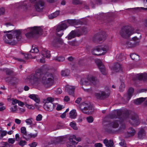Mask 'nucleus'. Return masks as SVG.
I'll return each mask as SVG.
<instances>
[{
    "mask_svg": "<svg viewBox=\"0 0 147 147\" xmlns=\"http://www.w3.org/2000/svg\"><path fill=\"white\" fill-rule=\"evenodd\" d=\"M15 139L13 138H9L8 140V143L11 144H13L15 142Z\"/></svg>",
    "mask_w": 147,
    "mask_h": 147,
    "instance_id": "nucleus-48",
    "label": "nucleus"
},
{
    "mask_svg": "<svg viewBox=\"0 0 147 147\" xmlns=\"http://www.w3.org/2000/svg\"><path fill=\"white\" fill-rule=\"evenodd\" d=\"M146 133L144 129H141L139 130L138 133V137L140 139H142L145 137Z\"/></svg>",
    "mask_w": 147,
    "mask_h": 147,
    "instance_id": "nucleus-22",
    "label": "nucleus"
},
{
    "mask_svg": "<svg viewBox=\"0 0 147 147\" xmlns=\"http://www.w3.org/2000/svg\"><path fill=\"white\" fill-rule=\"evenodd\" d=\"M56 32L57 35L59 37L62 36L63 34V33L62 32H60V31L59 32H57V30L56 31Z\"/></svg>",
    "mask_w": 147,
    "mask_h": 147,
    "instance_id": "nucleus-62",
    "label": "nucleus"
},
{
    "mask_svg": "<svg viewBox=\"0 0 147 147\" xmlns=\"http://www.w3.org/2000/svg\"><path fill=\"white\" fill-rule=\"evenodd\" d=\"M12 32V33L13 34V37L12 34H7L6 35H4L3 37V39L5 42L11 44L12 42L16 43L15 40H14L16 37L17 40L20 41L22 38L21 35V31L20 30H15L14 31H7L8 32Z\"/></svg>",
    "mask_w": 147,
    "mask_h": 147,
    "instance_id": "nucleus-3",
    "label": "nucleus"
},
{
    "mask_svg": "<svg viewBox=\"0 0 147 147\" xmlns=\"http://www.w3.org/2000/svg\"><path fill=\"white\" fill-rule=\"evenodd\" d=\"M24 58L25 59H28L31 58H32V55L30 54H24Z\"/></svg>",
    "mask_w": 147,
    "mask_h": 147,
    "instance_id": "nucleus-45",
    "label": "nucleus"
},
{
    "mask_svg": "<svg viewBox=\"0 0 147 147\" xmlns=\"http://www.w3.org/2000/svg\"><path fill=\"white\" fill-rule=\"evenodd\" d=\"M28 31L25 35L28 38L33 37L36 34H42V29L40 27L34 26L28 28L24 30V31Z\"/></svg>",
    "mask_w": 147,
    "mask_h": 147,
    "instance_id": "nucleus-5",
    "label": "nucleus"
},
{
    "mask_svg": "<svg viewBox=\"0 0 147 147\" xmlns=\"http://www.w3.org/2000/svg\"><path fill=\"white\" fill-rule=\"evenodd\" d=\"M11 111L15 113L17 110V106L14 105L13 107H11L10 109Z\"/></svg>",
    "mask_w": 147,
    "mask_h": 147,
    "instance_id": "nucleus-51",
    "label": "nucleus"
},
{
    "mask_svg": "<svg viewBox=\"0 0 147 147\" xmlns=\"http://www.w3.org/2000/svg\"><path fill=\"white\" fill-rule=\"evenodd\" d=\"M95 96L98 99H99V97L101 96L102 95L100 94V92L98 93H96L95 94Z\"/></svg>",
    "mask_w": 147,
    "mask_h": 147,
    "instance_id": "nucleus-61",
    "label": "nucleus"
},
{
    "mask_svg": "<svg viewBox=\"0 0 147 147\" xmlns=\"http://www.w3.org/2000/svg\"><path fill=\"white\" fill-rule=\"evenodd\" d=\"M95 62L102 74L103 75H105L106 73L105 70V68L104 66L102 64L100 60L98 59H96L95 60Z\"/></svg>",
    "mask_w": 147,
    "mask_h": 147,
    "instance_id": "nucleus-12",
    "label": "nucleus"
},
{
    "mask_svg": "<svg viewBox=\"0 0 147 147\" xmlns=\"http://www.w3.org/2000/svg\"><path fill=\"white\" fill-rule=\"evenodd\" d=\"M125 87V85L124 83L122 82L120 86L119 87L120 90L121 91H123V88H124Z\"/></svg>",
    "mask_w": 147,
    "mask_h": 147,
    "instance_id": "nucleus-57",
    "label": "nucleus"
},
{
    "mask_svg": "<svg viewBox=\"0 0 147 147\" xmlns=\"http://www.w3.org/2000/svg\"><path fill=\"white\" fill-rule=\"evenodd\" d=\"M112 69L114 71L117 72L122 70V67L120 64L117 63L114 64Z\"/></svg>",
    "mask_w": 147,
    "mask_h": 147,
    "instance_id": "nucleus-21",
    "label": "nucleus"
},
{
    "mask_svg": "<svg viewBox=\"0 0 147 147\" xmlns=\"http://www.w3.org/2000/svg\"><path fill=\"white\" fill-rule=\"evenodd\" d=\"M72 2L74 4H78L82 3V2L80 0H73Z\"/></svg>",
    "mask_w": 147,
    "mask_h": 147,
    "instance_id": "nucleus-53",
    "label": "nucleus"
},
{
    "mask_svg": "<svg viewBox=\"0 0 147 147\" xmlns=\"http://www.w3.org/2000/svg\"><path fill=\"white\" fill-rule=\"evenodd\" d=\"M131 59L134 61H137L139 59V56L135 53H133L130 55Z\"/></svg>",
    "mask_w": 147,
    "mask_h": 147,
    "instance_id": "nucleus-36",
    "label": "nucleus"
},
{
    "mask_svg": "<svg viewBox=\"0 0 147 147\" xmlns=\"http://www.w3.org/2000/svg\"><path fill=\"white\" fill-rule=\"evenodd\" d=\"M34 1V7L36 11L40 12L42 11L45 7V2L43 0H26L22 3L20 7L26 11L31 6V3Z\"/></svg>",
    "mask_w": 147,
    "mask_h": 147,
    "instance_id": "nucleus-2",
    "label": "nucleus"
},
{
    "mask_svg": "<svg viewBox=\"0 0 147 147\" xmlns=\"http://www.w3.org/2000/svg\"><path fill=\"white\" fill-rule=\"evenodd\" d=\"M133 10H134V9H136V10H138L139 9V10H143L144 11H147V8H144L143 7H137L136 8H134L132 9Z\"/></svg>",
    "mask_w": 147,
    "mask_h": 147,
    "instance_id": "nucleus-50",
    "label": "nucleus"
},
{
    "mask_svg": "<svg viewBox=\"0 0 147 147\" xmlns=\"http://www.w3.org/2000/svg\"><path fill=\"white\" fill-rule=\"evenodd\" d=\"M98 82L96 78L91 75H88L86 77L81 78L80 84L82 85L88 86L91 83L95 85Z\"/></svg>",
    "mask_w": 147,
    "mask_h": 147,
    "instance_id": "nucleus-6",
    "label": "nucleus"
},
{
    "mask_svg": "<svg viewBox=\"0 0 147 147\" xmlns=\"http://www.w3.org/2000/svg\"><path fill=\"white\" fill-rule=\"evenodd\" d=\"M37 135V134L36 133L35 134H32L30 133V134H28L27 136H24V138L26 140L28 141L31 138H35L36 137Z\"/></svg>",
    "mask_w": 147,
    "mask_h": 147,
    "instance_id": "nucleus-31",
    "label": "nucleus"
},
{
    "mask_svg": "<svg viewBox=\"0 0 147 147\" xmlns=\"http://www.w3.org/2000/svg\"><path fill=\"white\" fill-rule=\"evenodd\" d=\"M63 41L59 37L55 38L52 42V45L54 46H56L58 44H62Z\"/></svg>",
    "mask_w": 147,
    "mask_h": 147,
    "instance_id": "nucleus-20",
    "label": "nucleus"
},
{
    "mask_svg": "<svg viewBox=\"0 0 147 147\" xmlns=\"http://www.w3.org/2000/svg\"><path fill=\"white\" fill-rule=\"evenodd\" d=\"M29 97L34 100L36 103H38L40 102V99L38 95L35 94H30Z\"/></svg>",
    "mask_w": 147,
    "mask_h": 147,
    "instance_id": "nucleus-26",
    "label": "nucleus"
},
{
    "mask_svg": "<svg viewBox=\"0 0 147 147\" xmlns=\"http://www.w3.org/2000/svg\"><path fill=\"white\" fill-rule=\"evenodd\" d=\"M77 32L74 31L72 30L71 32L69 34L68 36V39L69 40H70L72 38H74L76 35Z\"/></svg>",
    "mask_w": 147,
    "mask_h": 147,
    "instance_id": "nucleus-34",
    "label": "nucleus"
},
{
    "mask_svg": "<svg viewBox=\"0 0 147 147\" xmlns=\"http://www.w3.org/2000/svg\"><path fill=\"white\" fill-rule=\"evenodd\" d=\"M42 54L43 56L47 58H49L50 56V51L45 49L42 50Z\"/></svg>",
    "mask_w": 147,
    "mask_h": 147,
    "instance_id": "nucleus-27",
    "label": "nucleus"
},
{
    "mask_svg": "<svg viewBox=\"0 0 147 147\" xmlns=\"http://www.w3.org/2000/svg\"><path fill=\"white\" fill-rule=\"evenodd\" d=\"M21 120L18 119H16L15 120V122L17 124H20L21 123Z\"/></svg>",
    "mask_w": 147,
    "mask_h": 147,
    "instance_id": "nucleus-64",
    "label": "nucleus"
},
{
    "mask_svg": "<svg viewBox=\"0 0 147 147\" xmlns=\"http://www.w3.org/2000/svg\"><path fill=\"white\" fill-rule=\"evenodd\" d=\"M120 123L121 125L119 128V130H122L125 129V123L123 122L121 123L120 122Z\"/></svg>",
    "mask_w": 147,
    "mask_h": 147,
    "instance_id": "nucleus-47",
    "label": "nucleus"
},
{
    "mask_svg": "<svg viewBox=\"0 0 147 147\" xmlns=\"http://www.w3.org/2000/svg\"><path fill=\"white\" fill-rule=\"evenodd\" d=\"M79 107L81 111L85 114H90L93 111L92 107L90 103L83 102L79 105Z\"/></svg>",
    "mask_w": 147,
    "mask_h": 147,
    "instance_id": "nucleus-8",
    "label": "nucleus"
},
{
    "mask_svg": "<svg viewBox=\"0 0 147 147\" xmlns=\"http://www.w3.org/2000/svg\"><path fill=\"white\" fill-rule=\"evenodd\" d=\"M106 35L105 32L102 31L94 36L95 38L98 39L99 41L104 40L105 39Z\"/></svg>",
    "mask_w": 147,
    "mask_h": 147,
    "instance_id": "nucleus-18",
    "label": "nucleus"
},
{
    "mask_svg": "<svg viewBox=\"0 0 147 147\" xmlns=\"http://www.w3.org/2000/svg\"><path fill=\"white\" fill-rule=\"evenodd\" d=\"M54 101L53 98L51 97L47 98L45 100V104L44 105L45 109L49 111H53L55 107L54 104L52 103Z\"/></svg>",
    "mask_w": 147,
    "mask_h": 147,
    "instance_id": "nucleus-10",
    "label": "nucleus"
},
{
    "mask_svg": "<svg viewBox=\"0 0 147 147\" xmlns=\"http://www.w3.org/2000/svg\"><path fill=\"white\" fill-rule=\"evenodd\" d=\"M109 49L107 45L98 46L95 47L92 51V53L94 55H101L104 54Z\"/></svg>",
    "mask_w": 147,
    "mask_h": 147,
    "instance_id": "nucleus-7",
    "label": "nucleus"
},
{
    "mask_svg": "<svg viewBox=\"0 0 147 147\" xmlns=\"http://www.w3.org/2000/svg\"><path fill=\"white\" fill-rule=\"evenodd\" d=\"M100 16L98 18H102L107 17V13H102L100 14Z\"/></svg>",
    "mask_w": 147,
    "mask_h": 147,
    "instance_id": "nucleus-63",
    "label": "nucleus"
},
{
    "mask_svg": "<svg viewBox=\"0 0 147 147\" xmlns=\"http://www.w3.org/2000/svg\"><path fill=\"white\" fill-rule=\"evenodd\" d=\"M26 142L24 140H21L19 143V144L21 146H24L26 144Z\"/></svg>",
    "mask_w": 147,
    "mask_h": 147,
    "instance_id": "nucleus-56",
    "label": "nucleus"
},
{
    "mask_svg": "<svg viewBox=\"0 0 147 147\" xmlns=\"http://www.w3.org/2000/svg\"><path fill=\"white\" fill-rule=\"evenodd\" d=\"M146 98H140L134 100V102L136 105H139L145 100Z\"/></svg>",
    "mask_w": 147,
    "mask_h": 147,
    "instance_id": "nucleus-28",
    "label": "nucleus"
},
{
    "mask_svg": "<svg viewBox=\"0 0 147 147\" xmlns=\"http://www.w3.org/2000/svg\"><path fill=\"white\" fill-rule=\"evenodd\" d=\"M122 112V110L120 109L115 110L110 115V117L112 119L117 117L119 118Z\"/></svg>",
    "mask_w": 147,
    "mask_h": 147,
    "instance_id": "nucleus-17",
    "label": "nucleus"
},
{
    "mask_svg": "<svg viewBox=\"0 0 147 147\" xmlns=\"http://www.w3.org/2000/svg\"><path fill=\"white\" fill-rule=\"evenodd\" d=\"M70 126L74 130H77L78 128L76 126L75 123L74 122H71L70 123Z\"/></svg>",
    "mask_w": 147,
    "mask_h": 147,
    "instance_id": "nucleus-43",
    "label": "nucleus"
},
{
    "mask_svg": "<svg viewBox=\"0 0 147 147\" xmlns=\"http://www.w3.org/2000/svg\"><path fill=\"white\" fill-rule=\"evenodd\" d=\"M107 17H109L113 16L115 15L114 12H109L107 13Z\"/></svg>",
    "mask_w": 147,
    "mask_h": 147,
    "instance_id": "nucleus-55",
    "label": "nucleus"
},
{
    "mask_svg": "<svg viewBox=\"0 0 147 147\" xmlns=\"http://www.w3.org/2000/svg\"><path fill=\"white\" fill-rule=\"evenodd\" d=\"M87 121L89 123H91L94 120L93 117L92 116H89L86 118Z\"/></svg>",
    "mask_w": 147,
    "mask_h": 147,
    "instance_id": "nucleus-44",
    "label": "nucleus"
},
{
    "mask_svg": "<svg viewBox=\"0 0 147 147\" xmlns=\"http://www.w3.org/2000/svg\"><path fill=\"white\" fill-rule=\"evenodd\" d=\"M21 132L23 134V138L24 136H27L28 134L26 133V128L25 127H22L21 128Z\"/></svg>",
    "mask_w": 147,
    "mask_h": 147,
    "instance_id": "nucleus-39",
    "label": "nucleus"
},
{
    "mask_svg": "<svg viewBox=\"0 0 147 147\" xmlns=\"http://www.w3.org/2000/svg\"><path fill=\"white\" fill-rule=\"evenodd\" d=\"M5 12V10L4 8H0V15H3Z\"/></svg>",
    "mask_w": 147,
    "mask_h": 147,
    "instance_id": "nucleus-59",
    "label": "nucleus"
},
{
    "mask_svg": "<svg viewBox=\"0 0 147 147\" xmlns=\"http://www.w3.org/2000/svg\"><path fill=\"white\" fill-rule=\"evenodd\" d=\"M88 32V30L86 27H82L80 29L78 30V32L79 35H85Z\"/></svg>",
    "mask_w": 147,
    "mask_h": 147,
    "instance_id": "nucleus-24",
    "label": "nucleus"
},
{
    "mask_svg": "<svg viewBox=\"0 0 147 147\" xmlns=\"http://www.w3.org/2000/svg\"><path fill=\"white\" fill-rule=\"evenodd\" d=\"M42 116L41 114H39L36 117V120L37 121H40L42 120Z\"/></svg>",
    "mask_w": 147,
    "mask_h": 147,
    "instance_id": "nucleus-54",
    "label": "nucleus"
},
{
    "mask_svg": "<svg viewBox=\"0 0 147 147\" xmlns=\"http://www.w3.org/2000/svg\"><path fill=\"white\" fill-rule=\"evenodd\" d=\"M129 122L132 125L134 126H137L139 124V119L137 114L135 113L132 116Z\"/></svg>",
    "mask_w": 147,
    "mask_h": 147,
    "instance_id": "nucleus-14",
    "label": "nucleus"
},
{
    "mask_svg": "<svg viewBox=\"0 0 147 147\" xmlns=\"http://www.w3.org/2000/svg\"><path fill=\"white\" fill-rule=\"evenodd\" d=\"M95 147H102V145L100 143H97L95 144L94 145Z\"/></svg>",
    "mask_w": 147,
    "mask_h": 147,
    "instance_id": "nucleus-60",
    "label": "nucleus"
},
{
    "mask_svg": "<svg viewBox=\"0 0 147 147\" xmlns=\"http://www.w3.org/2000/svg\"><path fill=\"white\" fill-rule=\"evenodd\" d=\"M65 91L67 92L69 94L73 95L74 94L75 87L72 86L66 85L65 87Z\"/></svg>",
    "mask_w": 147,
    "mask_h": 147,
    "instance_id": "nucleus-19",
    "label": "nucleus"
},
{
    "mask_svg": "<svg viewBox=\"0 0 147 147\" xmlns=\"http://www.w3.org/2000/svg\"><path fill=\"white\" fill-rule=\"evenodd\" d=\"M119 34L121 37L125 38L129 37L133 33L130 29V26H125L121 28L119 31Z\"/></svg>",
    "mask_w": 147,
    "mask_h": 147,
    "instance_id": "nucleus-9",
    "label": "nucleus"
},
{
    "mask_svg": "<svg viewBox=\"0 0 147 147\" xmlns=\"http://www.w3.org/2000/svg\"><path fill=\"white\" fill-rule=\"evenodd\" d=\"M24 105L29 109H34V107L33 106L28 104L26 102H24Z\"/></svg>",
    "mask_w": 147,
    "mask_h": 147,
    "instance_id": "nucleus-42",
    "label": "nucleus"
},
{
    "mask_svg": "<svg viewBox=\"0 0 147 147\" xmlns=\"http://www.w3.org/2000/svg\"><path fill=\"white\" fill-rule=\"evenodd\" d=\"M54 59L58 62H62L65 60V58L63 57H56L54 58Z\"/></svg>",
    "mask_w": 147,
    "mask_h": 147,
    "instance_id": "nucleus-41",
    "label": "nucleus"
},
{
    "mask_svg": "<svg viewBox=\"0 0 147 147\" xmlns=\"http://www.w3.org/2000/svg\"><path fill=\"white\" fill-rule=\"evenodd\" d=\"M37 144L36 142H33L32 143L29 144V146L31 147H36L37 145Z\"/></svg>",
    "mask_w": 147,
    "mask_h": 147,
    "instance_id": "nucleus-58",
    "label": "nucleus"
},
{
    "mask_svg": "<svg viewBox=\"0 0 147 147\" xmlns=\"http://www.w3.org/2000/svg\"><path fill=\"white\" fill-rule=\"evenodd\" d=\"M120 121L119 120H116L114 121L111 123L110 125L107 126L105 128L106 130L109 132H111V131L110 129L111 126L112 127L114 128H117L118 127L119 125V123H120Z\"/></svg>",
    "mask_w": 147,
    "mask_h": 147,
    "instance_id": "nucleus-13",
    "label": "nucleus"
},
{
    "mask_svg": "<svg viewBox=\"0 0 147 147\" xmlns=\"http://www.w3.org/2000/svg\"><path fill=\"white\" fill-rule=\"evenodd\" d=\"M69 117L71 119H75L77 116V113L75 109L72 110L69 113Z\"/></svg>",
    "mask_w": 147,
    "mask_h": 147,
    "instance_id": "nucleus-32",
    "label": "nucleus"
},
{
    "mask_svg": "<svg viewBox=\"0 0 147 147\" xmlns=\"http://www.w3.org/2000/svg\"><path fill=\"white\" fill-rule=\"evenodd\" d=\"M69 141L67 143H69V144L74 145L77 144L75 140L79 142L81 140V138L80 137L76 138V136L74 135L71 136L69 138Z\"/></svg>",
    "mask_w": 147,
    "mask_h": 147,
    "instance_id": "nucleus-16",
    "label": "nucleus"
},
{
    "mask_svg": "<svg viewBox=\"0 0 147 147\" xmlns=\"http://www.w3.org/2000/svg\"><path fill=\"white\" fill-rule=\"evenodd\" d=\"M141 38V35H140L139 37L135 36L132 38V40L127 41L125 44L126 47L127 48H131L137 45L139 42V39Z\"/></svg>",
    "mask_w": 147,
    "mask_h": 147,
    "instance_id": "nucleus-11",
    "label": "nucleus"
},
{
    "mask_svg": "<svg viewBox=\"0 0 147 147\" xmlns=\"http://www.w3.org/2000/svg\"><path fill=\"white\" fill-rule=\"evenodd\" d=\"M133 79L136 80L137 79L139 80H143L144 81L147 80V74L146 73L139 74L135 75L133 78Z\"/></svg>",
    "mask_w": 147,
    "mask_h": 147,
    "instance_id": "nucleus-15",
    "label": "nucleus"
},
{
    "mask_svg": "<svg viewBox=\"0 0 147 147\" xmlns=\"http://www.w3.org/2000/svg\"><path fill=\"white\" fill-rule=\"evenodd\" d=\"M123 57L122 54L120 53L117 54L116 56V59L117 61H121L123 58Z\"/></svg>",
    "mask_w": 147,
    "mask_h": 147,
    "instance_id": "nucleus-38",
    "label": "nucleus"
},
{
    "mask_svg": "<svg viewBox=\"0 0 147 147\" xmlns=\"http://www.w3.org/2000/svg\"><path fill=\"white\" fill-rule=\"evenodd\" d=\"M41 69H38L35 74H32L30 77V82L33 85H37L41 82L47 87H50L54 81L53 74L49 73L44 75L41 72Z\"/></svg>",
    "mask_w": 147,
    "mask_h": 147,
    "instance_id": "nucleus-1",
    "label": "nucleus"
},
{
    "mask_svg": "<svg viewBox=\"0 0 147 147\" xmlns=\"http://www.w3.org/2000/svg\"><path fill=\"white\" fill-rule=\"evenodd\" d=\"M39 51L37 48L35 46H32V48L30 51V52L32 53H37Z\"/></svg>",
    "mask_w": 147,
    "mask_h": 147,
    "instance_id": "nucleus-40",
    "label": "nucleus"
},
{
    "mask_svg": "<svg viewBox=\"0 0 147 147\" xmlns=\"http://www.w3.org/2000/svg\"><path fill=\"white\" fill-rule=\"evenodd\" d=\"M103 142L106 146L114 147L113 146L114 144L113 141L111 140H108L107 139H105L104 140Z\"/></svg>",
    "mask_w": 147,
    "mask_h": 147,
    "instance_id": "nucleus-25",
    "label": "nucleus"
},
{
    "mask_svg": "<svg viewBox=\"0 0 147 147\" xmlns=\"http://www.w3.org/2000/svg\"><path fill=\"white\" fill-rule=\"evenodd\" d=\"M68 24L72 25H78L82 24L83 22L78 19H68L61 22L57 26V32H59L60 31L65 30L67 27Z\"/></svg>",
    "mask_w": 147,
    "mask_h": 147,
    "instance_id": "nucleus-4",
    "label": "nucleus"
},
{
    "mask_svg": "<svg viewBox=\"0 0 147 147\" xmlns=\"http://www.w3.org/2000/svg\"><path fill=\"white\" fill-rule=\"evenodd\" d=\"M59 14V11H57L51 15H50L49 17V18H56L58 16Z\"/></svg>",
    "mask_w": 147,
    "mask_h": 147,
    "instance_id": "nucleus-35",
    "label": "nucleus"
},
{
    "mask_svg": "<svg viewBox=\"0 0 147 147\" xmlns=\"http://www.w3.org/2000/svg\"><path fill=\"white\" fill-rule=\"evenodd\" d=\"M55 93L58 94H61L62 92V90L61 88H58L55 91Z\"/></svg>",
    "mask_w": 147,
    "mask_h": 147,
    "instance_id": "nucleus-52",
    "label": "nucleus"
},
{
    "mask_svg": "<svg viewBox=\"0 0 147 147\" xmlns=\"http://www.w3.org/2000/svg\"><path fill=\"white\" fill-rule=\"evenodd\" d=\"M32 120L33 118L31 117L25 120V122L28 125H30L31 127H32L36 125L35 124L33 123Z\"/></svg>",
    "mask_w": 147,
    "mask_h": 147,
    "instance_id": "nucleus-29",
    "label": "nucleus"
},
{
    "mask_svg": "<svg viewBox=\"0 0 147 147\" xmlns=\"http://www.w3.org/2000/svg\"><path fill=\"white\" fill-rule=\"evenodd\" d=\"M136 131L134 129L130 127L129 128L127 131L128 134L129 136H133L135 133Z\"/></svg>",
    "mask_w": 147,
    "mask_h": 147,
    "instance_id": "nucleus-33",
    "label": "nucleus"
},
{
    "mask_svg": "<svg viewBox=\"0 0 147 147\" xmlns=\"http://www.w3.org/2000/svg\"><path fill=\"white\" fill-rule=\"evenodd\" d=\"M134 89L132 88H130L129 89L128 91V94L125 96V98L128 101L131 98L134 92Z\"/></svg>",
    "mask_w": 147,
    "mask_h": 147,
    "instance_id": "nucleus-23",
    "label": "nucleus"
},
{
    "mask_svg": "<svg viewBox=\"0 0 147 147\" xmlns=\"http://www.w3.org/2000/svg\"><path fill=\"white\" fill-rule=\"evenodd\" d=\"M100 92L102 96L99 97V99H104L107 97L109 95V92L106 93L104 91H100Z\"/></svg>",
    "mask_w": 147,
    "mask_h": 147,
    "instance_id": "nucleus-30",
    "label": "nucleus"
},
{
    "mask_svg": "<svg viewBox=\"0 0 147 147\" xmlns=\"http://www.w3.org/2000/svg\"><path fill=\"white\" fill-rule=\"evenodd\" d=\"M0 138H2L3 136L6 135L7 134V132L5 131H2L0 133Z\"/></svg>",
    "mask_w": 147,
    "mask_h": 147,
    "instance_id": "nucleus-49",
    "label": "nucleus"
},
{
    "mask_svg": "<svg viewBox=\"0 0 147 147\" xmlns=\"http://www.w3.org/2000/svg\"><path fill=\"white\" fill-rule=\"evenodd\" d=\"M5 71L6 74L8 75H11L13 73V71L9 69H7Z\"/></svg>",
    "mask_w": 147,
    "mask_h": 147,
    "instance_id": "nucleus-46",
    "label": "nucleus"
},
{
    "mask_svg": "<svg viewBox=\"0 0 147 147\" xmlns=\"http://www.w3.org/2000/svg\"><path fill=\"white\" fill-rule=\"evenodd\" d=\"M69 71L68 69L62 70L61 72V75L62 76H67L69 75Z\"/></svg>",
    "mask_w": 147,
    "mask_h": 147,
    "instance_id": "nucleus-37",
    "label": "nucleus"
}]
</instances>
